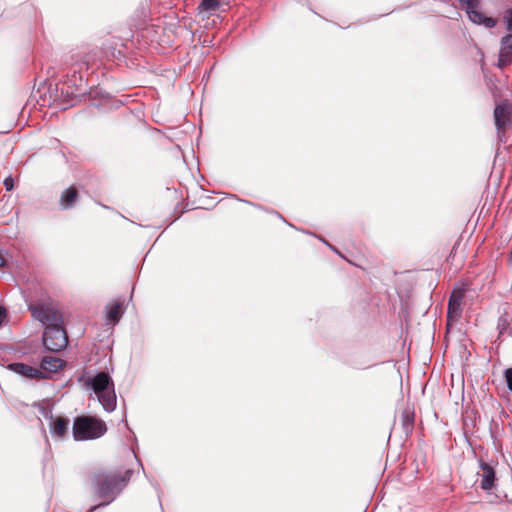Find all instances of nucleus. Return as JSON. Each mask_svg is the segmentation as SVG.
Instances as JSON below:
<instances>
[{"label":"nucleus","mask_w":512,"mask_h":512,"mask_svg":"<svg viewBox=\"0 0 512 512\" xmlns=\"http://www.w3.org/2000/svg\"><path fill=\"white\" fill-rule=\"evenodd\" d=\"M132 476V470L100 471L91 478V486L96 495L103 499L99 505H95L90 512L96 508L108 505L126 487Z\"/></svg>","instance_id":"nucleus-1"},{"label":"nucleus","mask_w":512,"mask_h":512,"mask_svg":"<svg viewBox=\"0 0 512 512\" xmlns=\"http://www.w3.org/2000/svg\"><path fill=\"white\" fill-rule=\"evenodd\" d=\"M106 431L105 423L92 416H79L73 423V436L77 441L99 438Z\"/></svg>","instance_id":"nucleus-2"},{"label":"nucleus","mask_w":512,"mask_h":512,"mask_svg":"<svg viewBox=\"0 0 512 512\" xmlns=\"http://www.w3.org/2000/svg\"><path fill=\"white\" fill-rule=\"evenodd\" d=\"M43 344L50 351H60L68 344V336L63 324L47 325L43 334Z\"/></svg>","instance_id":"nucleus-3"},{"label":"nucleus","mask_w":512,"mask_h":512,"mask_svg":"<svg viewBox=\"0 0 512 512\" xmlns=\"http://www.w3.org/2000/svg\"><path fill=\"white\" fill-rule=\"evenodd\" d=\"M494 123L498 137L501 139L507 133L512 132V104L503 102L497 104L494 109Z\"/></svg>","instance_id":"nucleus-4"},{"label":"nucleus","mask_w":512,"mask_h":512,"mask_svg":"<svg viewBox=\"0 0 512 512\" xmlns=\"http://www.w3.org/2000/svg\"><path fill=\"white\" fill-rule=\"evenodd\" d=\"M32 316L47 325L63 324V315L55 307L46 304L30 305Z\"/></svg>","instance_id":"nucleus-5"},{"label":"nucleus","mask_w":512,"mask_h":512,"mask_svg":"<svg viewBox=\"0 0 512 512\" xmlns=\"http://www.w3.org/2000/svg\"><path fill=\"white\" fill-rule=\"evenodd\" d=\"M461 8L466 11L469 19L478 25H484L487 28H493L496 25V19L484 16L480 11L479 0H460Z\"/></svg>","instance_id":"nucleus-6"},{"label":"nucleus","mask_w":512,"mask_h":512,"mask_svg":"<svg viewBox=\"0 0 512 512\" xmlns=\"http://www.w3.org/2000/svg\"><path fill=\"white\" fill-rule=\"evenodd\" d=\"M465 296L463 289L453 290L449 297L447 307V321L448 324L451 322L458 321L462 315V303Z\"/></svg>","instance_id":"nucleus-7"},{"label":"nucleus","mask_w":512,"mask_h":512,"mask_svg":"<svg viewBox=\"0 0 512 512\" xmlns=\"http://www.w3.org/2000/svg\"><path fill=\"white\" fill-rule=\"evenodd\" d=\"M87 384L91 385L95 394L101 393L110 387H114L111 377L106 372L98 373L95 377L89 379Z\"/></svg>","instance_id":"nucleus-8"},{"label":"nucleus","mask_w":512,"mask_h":512,"mask_svg":"<svg viewBox=\"0 0 512 512\" xmlns=\"http://www.w3.org/2000/svg\"><path fill=\"white\" fill-rule=\"evenodd\" d=\"M481 469V488L483 490L489 491L494 487L495 482V470L494 468L486 462H480Z\"/></svg>","instance_id":"nucleus-9"},{"label":"nucleus","mask_w":512,"mask_h":512,"mask_svg":"<svg viewBox=\"0 0 512 512\" xmlns=\"http://www.w3.org/2000/svg\"><path fill=\"white\" fill-rule=\"evenodd\" d=\"M78 199V189L76 188V186L72 185L62 192L59 204L62 209H70L76 204Z\"/></svg>","instance_id":"nucleus-10"},{"label":"nucleus","mask_w":512,"mask_h":512,"mask_svg":"<svg viewBox=\"0 0 512 512\" xmlns=\"http://www.w3.org/2000/svg\"><path fill=\"white\" fill-rule=\"evenodd\" d=\"M512 60V34L504 36L501 40V49L499 53V65L504 66Z\"/></svg>","instance_id":"nucleus-11"},{"label":"nucleus","mask_w":512,"mask_h":512,"mask_svg":"<svg viewBox=\"0 0 512 512\" xmlns=\"http://www.w3.org/2000/svg\"><path fill=\"white\" fill-rule=\"evenodd\" d=\"M11 367L16 373L30 379L45 378L44 372L42 370L23 363H14L11 365Z\"/></svg>","instance_id":"nucleus-12"},{"label":"nucleus","mask_w":512,"mask_h":512,"mask_svg":"<svg viewBox=\"0 0 512 512\" xmlns=\"http://www.w3.org/2000/svg\"><path fill=\"white\" fill-rule=\"evenodd\" d=\"M96 395L106 411L111 412L116 408L117 400L114 387H110Z\"/></svg>","instance_id":"nucleus-13"},{"label":"nucleus","mask_w":512,"mask_h":512,"mask_svg":"<svg viewBox=\"0 0 512 512\" xmlns=\"http://www.w3.org/2000/svg\"><path fill=\"white\" fill-rule=\"evenodd\" d=\"M65 365V362L55 356H45L43 357L40 367L43 371L52 373L57 372Z\"/></svg>","instance_id":"nucleus-14"},{"label":"nucleus","mask_w":512,"mask_h":512,"mask_svg":"<svg viewBox=\"0 0 512 512\" xmlns=\"http://www.w3.org/2000/svg\"><path fill=\"white\" fill-rule=\"evenodd\" d=\"M401 425L405 434H410L414 428L415 413L410 407L403 409L401 413Z\"/></svg>","instance_id":"nucleus-15"},{"label":"nucleus","mask_w":512,"mask_h":512,"mask_svg":"<svg viewBox=\"0 0 512 512\" xmlns=\"http://www.w3.org/2000/svg\"><path fill=\"white\" fill-rule=\"evenodd\" d=\"M221 6V0H202L197 10L199 14H205L208 18L215 14Z\"/></svg>","instance_id":"nucleus-16"},{"label":"nucleus","mask_w":512,"mask_h":512,"mask_svg":"<svg viewBox=\"0 0 512 512\" xmlns=\"http://www.w3.org/2000/svg\"><path fill=\"white\" fill-rule=\"evenodd\" d=\"M69 420L64 417H57L52 424V433L63 437L68 430Z\"/></svg>","instance_id":"nucleus-17"},{"label":"nucleus","mask_w":512,"mask_h":512,"mask_svg":"<svg viewBox=\"0 0 512 512\" xmlns=\"http://www.w3.org/2000/svg\"><path fill=\"white\" fill-rule=\"evenodd\" d=\"M122 303L121 302H114L108 306L107 309V319L115 324L117 323L122 315Z\"/></svg>","instance_id":"nucleus-18"},{"label":"nucleus","mask_w":512,"mask_h":512,"mask_svg":"<svg viewBox=\"0 0 512 512\" xmlns=\"http://www.w3.org/2000/svg\"><path fill=\"white\" fill-rule=\"evenodd\" d=\"M504 20L506 22V28L508 31L512 32V9H508L504 16Z\"/></svg>","instance_id":"nucleus-19"},{"label":"nucleus","mask_w":512,"mask_h":512,"mask_svg":"<svg viewBox=\"0 0 512 512\" xmlns=\"http://www.w3.org/2000/svg\"><path fill=\"white\" fill-rule=\"evenodd\" d=\"M505 379L509 390L512 391V368L506 369Z\"/></svg>","instance_id":"nucleus-20"},{"label":"nucleus","mask_w":512,"mask_h":512,"mask_svg":"<svg viewBox=\"0 0 512 512\" xmlns=\"http://www.w3.org/2000/svg\"><path fill=\"white\" fill-rule=\"evenodd\" d=\"M4 186L6 188L7 191H11L14 187V180L12 177H7L5 180H4Z\"/></svg>","instance_id":"nucleus-21"},{"label":"nucleus","mask_w":512,"mask_h":512,"mask_svg":"<svg viewBox=\"0 0 512 512\" xmlns=\"http://www.w3.org/2000/svg\"><path fill=\"white\" fill-rule=\"evenodd\" d=\"M5 318H6V310L2 306H0V325L3 323Z\"/></svg>","instance_id":"nucleus-22"},{"label":"nucleus","mask_w":512,"mask_h":512,"mask_svg":"<svg viewBox=\"0 0 512 512\" xmlns=\"http://www.w3.org/2000/svg\"><path fill=\"white\" fill-rule=\"evenodd\" d=\"M5 265H6V258L4 257L2 252H0V268L4 267Z\"/></svg>","instance_id":"nucleus-23"}]
</instances>
